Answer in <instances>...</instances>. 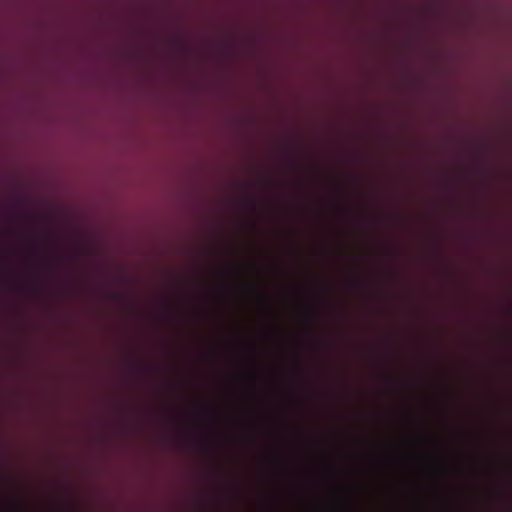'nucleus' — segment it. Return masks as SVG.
<instances>
[{
    "instance_id": "nucleus-1",
    "label": "nucleus",
    "mask_w": 512,
    "mask_h": 512,
    "mask_svg": "<svg viewBox=\"0 0 512 512\" xmlns=\"http://www.w3.org/2000/svg\"><path fill=\"white\" fill-rule=\"evenodd\" d=\"M32 254L40 258L41 260H45L46 257L43 254L42 248L39 244V242L36 239H33L32 241Z\"/></svg>"
},
{
    "instance_id": "nucleus-2",
    "label": "nucleus",
    "mask_w": 512,
    "mask_h": 512,
    "mask_svg": "<svg viewBox=\"0 0 512 512\" xmlns=\"http://www.w3.org/2000/svg\"><path fill=\"white\" fill-rule=\"evenodd\" d=\"M112 296H113V298H118L119 297V295H117V294H113Z\"/></svg>"
}]
</instances>
